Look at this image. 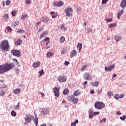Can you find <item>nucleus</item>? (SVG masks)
Masks as SVG:
<instances>
[{"mask_svg": "<svg viewBox=\"0 0 126 126\" xmlns=\"http://www.w3.org/2000/svg\"><path fill=\"white\" fill-rule=\"evenodd\" d=\"M114 67H115V65H112L108 67H105V71H111V70H113V68H114Z\"/></svg>", "mask_w": 126, "mask_h": 126, "instance_id": "nucleus-13", "label": "nucleus"}, {"mask_svg": "<svg viewBox=\"0 0 126 126\" xmlns=\"http://www.w3.org/2000/svg\"><path fill=\"white\" fill-rule=\"evenodd\" d=\"M78 123V120H76L75 121L71 123V126H76V124Z\"/></svg>", "mask_w": 126, "mask_h": 126, "instance_id": "nucleus-27", "label": "nucleus"}, {"mask_svg": "<svg viewBox=\"0 0 126 126\" xmlns=\"http://www.w3.org/2000/svg\"><path fill=\"white\" fill-rule=\"evenodd\" d=\"M54 93L56 97L60 96V88L55 87L53 88Z\"/></svg>", "mask_w": 126, "mask_h": 126, "instance_id": "nucleus-7", "label": "nucleus"}, {"mask_svg": "<svg viewBox=\"0 0 126 126\" xmlns=\"http://www.w3.org/2000/svg\"><path fill=\"white\" fill-rule=\"evenodd\" d=\"M58 81L60 83L61 82H65L66 81V76L64 75H61L58 78Z\"/></svg>", "mask_w": 126, "mask_h": 126, "instance_id": "nucleus-5", "label": "nucleus"}, {"mask_svg": "<svg viewBox=\"0 0 126 126\" xmlns=\"http://www.w3.org/2000/svg\"><path fill=\"white\" fill-rule=\"evenodd\" d=\"M68 92H69V91H68V89H65L63 90V95H66L68 94Z\"/></svg>", "mask_w": 126, "mask_h": 126, "instance_id": "nucleus-23", "label": "nucleus"}, {"mask_svg": "<svg viewBox=\"0 0 126 126\" xmlns=\"http://www.w3.org/2000/svg\"><path fill=\"white\" fill-rule=\"evenodd\" d=\"M58 17V14L57 13L54 14L52 16V18H56Z\"/></svg>", "mask_w": 126, "mask_h": 126, "instance_id": "nucleus-47", "label": "nucleus"}, {"mask_svg": "<svg viewBox=\"0 0 126 126\" xmlns=\"http://www.w3.org/2000/svg\"><path fill=\"white\" fill-rule=\"evenodd\" d=\"M67 51V49H66V48H63V50L61 52L62 55H64V54H65V53H66Z\"/></svg>", "mask_w": 126, "mask_h": 126, "instance_id": "nucleus-30", "label": "nucleus"}, {"mask_svg": "<svg viewBox=\"0 0 126 126\" xmlns=\"http://www.w3.org/2000/svg\"><path fill=\"white\" fill-rule=\"evenodd\" d=\"M42 22L41 21H39L36 22V24H37V25H39V24H41Z\"/></svg>", "mask_w": 126, "mask_h": 126, "instance_id": "nucleus-63", "label": "nucleus"}, {"mask_svg": "<svg viewBox=\"0 0 126 126\" xmlns=\"http://www.w3.org/2000/svg\"><path fill=\"white\" fill-rule=\"evenodd\" d=\"M10 0H7L5 2L6 5H10Z\"/></svg>", "mask_w": 126, "mask_h": 126, "instance_id": "nucleus-37", "label": "nucleus"}, {"mask_svg": "<svg viewBox=\"0 0 126 126\" xmlns=\"http://www.w3.org/2000/svg\"><path fill=\"white\" fill-rule=\"evenodd\" d=\"M55 14V12H50V14H51V15H54Z\"/></svg>", "mask_w": 126, "mask_h": 126, "instance_id": "nucleus-62", "label": "nucleus"}, {"mask_svg": "<svg viewBox=\"0 0 126 126\" xmlns=\"http://www.w3.org/2000/svg\"><path fill=\"white\" fill-rule=\"evenodd\" d=\"M91 85L93 87H98V86H99V82L98 81H95L94 83L92 82L91 83Z\"/></svg>", "mask_w": 126, "mask_h": 126, "instance_id": "nucleus-17", "label": "nucleus"}, {"mask_svg": "<svg viewBox=\"0 0 126 126\" xmlns=\"http://www.w3.org/2000/svg\"><path fill=\"white\" fill-rule=\"evenodd\" d=\"M52 56H53V53H51V52H48L47 54V57H52Z\"/></svg>", "mask_w": 126, "mask_h": 126, "instance_id": "nucleus-40", "label": "nucleus"}, {"mask_svg": "<svg viewBox=\"0 0 126 126\" xmlns=\"http://www.w3.org/2000/svg\"><path fill=\"white\" fill-rule=\"evenodd\" d=\"M41 113L43 114V115H47V114L49 113V109L47 108H43L41 111Z\"/></svg>", "mask_w": 126, "mask_h": 126, "instance_id": "nucleus-16", "label": "nucleus"}, {"mask_svg": "<svg viewBox=\"0 0 126 126\" xmlns=\"http://www.w3.org/2000/svg\"><path fill=\"white\" fill-rule=\"evenodd\" d=\"M106 121V118H104L101 120L100 123H105Z\"/></svg>", "mask_w": 126, "mask_h": 126, "instance_id": "nucleus-55", "label": "nucleus"}, {"mask_svg": "<svg viewBox=\"0 0 126 126\" xmlns=\"http://www.w3.org/2000/svg\"><path fill=\"white\" fill-rule=\"evenodd\" d=\"M7 30L8 32H11V31L12 30V29H11V28H10V27H7Z\"/></svg>", "mask_w": 126, "mask_h": 126, "instance_id": "nucleus-44", "label": "nucleus"}, {"mask_svg": "<svg viewBox=\"0 0 126 126\" xmlns=\"http://www.w3.org/2000/svg\"><path fill=\"white\" fill-rule=\"evenodd\" d=\"M11 14H12V16H15V15H16V11H12Z\"/></svg>", "mask_w": 126, "mask_h": 126, "instance_id": "nucleus-43", "label": "nucleus"}, {"mask_svg": "<svg viewBox=\"0 0 126 126\" xmlns=\"http://www.w3.org/2000/svg\"><path fill=\"white\" fill-rule=\"evenodd\" d=\"M27 17H28V14H24L22 16V20H25L26 19Z\"/></svg>", "mask_w": 126, "mask_h": 126, "instance_id": "nucleus-31", "label": "nucleus"}, {"mask_svg": "<svg viewBox=\"0 0 126 126\" xmlns=\"http://www.w3.org/2000/svg\"><path fill=\"white\" fill-rule=\"evenodd\" d=\"M107 96H108V97H111V96H113V92H108L107 93Z\"/></svg>", "mask_w": 126, "mask_h": 126, "instance_id": "nucleus-35", "label": "nucleus"}, {"mask_svg": "<svg viewBox=\"0 0 126 126\" xmlns=\"http://www.w3.org/2000/svg\"><path fill=\"white\" fill-rule=\"evenodd\" d=\"M94 116V114L92 113V112H90V114L89 115V118L91 119V118H93V116Z\"/></svg>", "mask_w": 126, "mask_h": 126, "instance_id": "nucleus-48", "label": "nucleus"}, {"mask_svg": "<svg viewBox=\"0 0 126 126\" xmlns=\"http://www.w3.org/2000/svg\"><path fill=\"white\" fill-rule=\"evenodd\" d=\"M126 115H123V117H120V119L122 120V121H125L126 120Z\"/></svg>", "mask_w": 126, "mask_h": 126, "instance_id": "nucleus-38", "label": "nucleus"}, {"mask_svg": "<svg viewBox=\"0 0 126 126\" xmlns=\"http://www.w3.org/2000/svg\"><path fill=\"white\" fill-rule=\"evenodd\" d=\"M40 74V76H42V75H43V74H44V70H41V71H39L38 72Z\"/></svg>", "mask_w": 126, "mask_h": 126, "instance_id": "nucleus-41", "label": "nucleus"}, {"mask_svg": "<svg viewBox=\"0 0 126 126\" xmlns=\"http://www.w3.org/2000/svg\"><path fill=\"white\" fill-rule=\"evenodd\" d=\"M42 21H43V22L47 23V22H48L49 21V18H48L47 17H43L42 18Z\"/></svg>", "mask_w": 126, "mask_h": 126, "instance_id": "nucleus-22", "label": "nucleus"}, {"mask_svg": "<svg viewBox=\"0 0 126 126\" xmlns=\"http://www.w3.org/2000/svg\"><path fill=\"white\" fill-rule=\"evenodd\" d=\"M25 2L26 3L28 4V3H30V2H31V1H30V0H26Z\"/></svg>", "mask_w": 126, "mask_h": 126, "instance_id": "nucleus-56", "label": "nucleus"}, {"mask_svg": "<svg viewBox=\"0 0 126 126\" xmlns=\"http://www.w3.org/2000/svg\"><path fill=\"white\" fill-rule=\"evenodd\" d=\"M77 48H79V52L80 53V51H81V49H82V44L81 43H78Z\"/></svg>", "mask_w": 126, "mask_h": 126, "instance_id": "nucleus-26", "label": "nucleus"}, {"mask_svg": "<svg viewBox=\"0 0 126 126\" xmlns=\"http://www.w3.org/2000/svg\"><path fill=\"white\" fill-rule=\"evenodd\" d=\"M87 83V81H86L85 82H84V83H83V85H84V86H85Z\"/></svg>", "mask_w": 126, "mask_h": 126, "instance_id": "nucleus-61", "label": "nucleus"}, {"mask_svg": "<svg viewBox=\"0 0 126 126\" xmlns=\"http://www.w3.org/2000/svg\"><path fill=\"white\" fill-rule=\"evenodd\" d=\"M18 107H19V103H18V104L15 106V110H17L18 109Z\"/></svg>", "mask_w": 126, "mask_h": 126, "instance_id": "nucleus-52", "label": "nucleus"}, {"mask_svg": "<svg viewBox=\"0 0 126 126\" xmlns=\"http://www.w3.org/2000/svg\"><path fill=\"white\" fill-rule=\"evenodd\" d=\"M106 21L107 22H112V19L107 18V19H106Z\"/></svg>", "mask_w": 126, "mask_h": 126, "instance_id": "nucleus-50", "label": "nucleus"}, {"mask_svg": "<svg viewBox=\"0 0 126 126\" xmlns=\"http://www.w3.org/2000/svg\"><path fill=\"white\" fill-rule=\"evenodd\" d=\"M105 107V103L101 101H97L94 103V108L97 110H101Z\"/></svg>", "mask_w": 126, "mask_h": 126, "instance_id": "nucleus-3", "label": "nucleus"}, {"mask_svg": "<svg viewBox=\"0 0 126 126\" xmlns=\"http://www.w3.org/2000/svg\"><path fill=\"white\" fill-rule=\"evenodd\" d=\"M124 96L125 95L123 94H120V95H119V94H116L114 96V98L117 100H119V99L124 98Z\"/></svg>", "mask_w": 126, "mask_h": 126, "instance_id": "nucleus-18", "label": "nucleus"}, {"mask_svg": "<svg viewBox=\"0 0 126 126\" xmlns=\"http://www.w3.org/2000/svg\"><path fill=\"white\" fill-rule=\"evenodd\" d=\"M64 64H65V65L67 66L68 64H69V62L68 61H65Z\"/></svg>", "mask_w": 126, "mask_h": 126, "instance_id": "nucleus-54", "label": "nucleus"}, {"mask_svg": "<svg viewBox=\"0 0 126 126\" xmlns=\"http://www.w3.org/2000/svg\"><path fill=\"white\" fill-rule=\"evenodd\" d=\"M14 67V64L5 63L0 65V74H2Z\"/></svg>", "mask_w": 126, "mask_h": 126, "instance_id": "nucleus-1", "label": "nucleus"}, {"mask_svg": "<svg viewBox=\"0 0 126 126\" xmlns=\"http://www.w3.org/2000/svg\"><path fill=\"white\" fill-rule=\"evenodd\" d=\"M22 42V40L21 39H18L15 42V45H17V46L20 45L21 43Z\"/></svg>", "mask_w": 126, "mask_h": 126, "instance_id": "nucleus-25", "label": "nucleus"}, {"mask_svg": "<svg viewBox=\"0 0 126 126\" xmlns=\"http://www.w3.org/2000/svg\"><path fill=\"white\" fill-rule=\"evenodd\" d=\"M41 64V63L40 62L37 61L36 62H34L32 64V66L34 67V68H37V67H39L40 66V65Z\"/></svg>", "mask_w": 126, "mask_h": 126, "instance_id": "nucleus-11", "label": "nucleus"}, {"mask_svg": "<svg viewBox=\"0 0 126 126\" xmlns=\"http://www.w3.org/2000/svg\"><path fill=\"white\" fill-rule=\"evenodd\" d=\"M8 18V14H6L3 16L4 19H7Z\"/></svg>", "mask_w": 126, "mask_h": 126, "instance_id": "nucleus-46", "label": "nucleus"}, {"mask_svg": "<svg viewBox=\"0 0 126 126\" xmlns=\"http://www.w3.org/2000/svg\"><path fill=\"white\" fill-rule=\"evenodd\" d=\"M53 5L54 6H62V5H63V2L59 1L58 3L55 2L53 3Z\"/></svg>", "mask_w": 126, "mask_h": 126, "instance_id": "nucleus-12", "label": "nucleus"}, {"mask_svg": "<svg viewBox=\"0 0 126 126\" xmlns=\"http://www.w3.org/2000/svg\"><path fill=\"white\" fill-rule=\"evenodd\" d=\"M121 112L120 111H118L117 112V114L118 115V116H120V115H121Z\"/></svg>", "mask_w": 126, "mask_h": 126, "instance_id": "nucleus-64", "label": "nucleus"}, {"mask_svg": "<svg viewBox=\"0 0 126 126\" xmlns=\"http://www.w3.org/2000/svg\"><path fill=\"white\" fill-rule=\"evenodd\" d=\"M39 94H41V97H44V95H45V94H44V93H43L39 92Z\"/></svg>", "mask_w": 126, "mask_h": 126, "instance_id": "nucleus-58", "label": "nucleus"}, {"mask_svg": "<svg viewBox=\"0 0 126 126\" xmlns=\"http://www.w3.org/2000/svg\"><path fill=\"white\" fill-rule=\"evenodd\" d=\"M4 95H5V92L0 91V96H3Z\"/></svg>", "mask_w": 126, "mask_h": 126, "instance_id": "nucleus-36", "label": "nucleus"}, {"mask_svg": "<svg viewBox=\"0 0 126 126\" xmlns=\"http://www.w3.org/2000/svg\"><path fill=\"white\" fill-rule=\"evenodd\" d=\"M87 66L86 65H84V66H83L81 69V71H83V70H84V69H85V68H86Z\"/></svg>", "mask_w": 126, "mask_h": 126, "instance_id": "nucleus-42", "label": "nucleus"}, {"mask_svg": "<svg viewBox=\"0 0 126 126\" xmlns=\"http://www.w3.org/2000/svg\"><path fill=\"white\" fill-rule=\"evenodd\" d=\"M0 48L2 51H4V50H8L9 48V45H8V41L6 40H3L0 43Z\"/></svg>", "mask_w": 126, "mask_h": 126, "instance_id": "nucleus-2", "label": "nucleus"}, {"mask_svg": "<svg viewBox=\"0 0 126 126\" xmlns=\"http://www.w3.org/2000/svg\"><path fill=\"white\" fill-rule=\"evenodd\" d=\"M11 115L13 116V117H15V116H16V113H15L14 111H12Z\"/></svg>", "mask_w": 126, "mask_h": 126, "instance_id": "nucleus-39", "label": "nucleus"}, {"mask_svg": "<svg viewBox=\"0 0 126 126\" xmlns=\"http://www.w3.org/2000/svg\"><path fill=\"white\" fill-rule=\"evenodd\" d=\"M94 116H96V115H98L99 114V112H94Z\"/></svg>", "mask_w": 126, "mask_h": 126, "instance_id": "nucleus-59", "label": "nucleus"}, {"mask_svg": "<svg viewBox=\"0 0 126 126\" xmlns=\"http://www.w3.org/2000/svg\"><path fill=\"white\" fill-rule=\"evenodd\" d=\"M50 40V38H49L48 37H46L44 40H43V42H47V41H49Z\"/></svg>", "mask_w": 126, "mask_h": 126, "instance_id": "nucleus-49", "label": "nucleus"}, {"mask_svg": "<svg viewBox=\"0 0 126 126\" xmlns=\"http://www.w3.org/2000/svg\"><path fill=\"white\" fill-rule=\"evenodd\" d=\"M109 0H102V4H106L107 3V1H108Z\"/></svg>", "mask_w": 126, "mask_h": 126, "instance_id": "nucleus-45", "label": "nucleus"}, {"mask_svg": "<svg viewBox=\"0 0 126 126\" xmlns=\"http://www.w3.org/2000/svg\"><path fill=\"white\" fill-rule=\"evenodd\" d=\"M20 89H16L13 91V93L15 94H17V93H19V92H20Z\"/></svg>", "mask_w": 126, "mask_h": 126, "instance_id": "nucleus-32", "label": "nucleus"}, {"mask_svg": "<svg viewBox=\"0 0 126 126\" xmlns=\"http://www.w3.org/2000/svg\"><path fill=\"white\" fill-rule=\"evenodd\" d=\"M65 41V38L63 36H61L60 40V42L63 43Z\"/></svg>", "mask_w": 126, "mask_h": 126, "instance_id": "nucleus-28", "label": "nucleus"}, {"mask_svg": "<svg viewBox=\"0 0 126 126\" xmlns=\"http://www.w3.org/2000/svg\"><path fill=\"white\" fill-rule=\"evenodd\" d=\"M43 30H44V28H41L38 30V32H42V31H43Z\"/></svg>", "mask_w": 126, "mask_h": 126, "instance_id": "nucleus-53", "label": "nucleus"}, {"mask_svg": "<svg viewBox=\"0 0 126 126\" xmlns=\"http://www.w3.org/2000/svg\"><path fill=\"white\" fill-rule=\"evenodd\" d=\"M115 24H110V25H109V28H112V27H114V26H115Z\"/></svg>", "mask_w": 126, "mask_h": 126, "instance_id": "nucleus-51", "label": "nucleus"}, {"mask_svg": "<svg viewBox=\"0 0 126 126\" xmlns=\"http://www.w3.org/2000/svg\"><path fill=\"white\" fill-rule=\"evenodd\" d=\"M80 94H81V93H80V92H79V90H77L76 91H75L73 93L74 96H78L80 95Z\"/></svg>", "mask_w": 126, "mask_h": 126, "instance_id": "nucleus-21", "label": "nucleus"}, {"mask_svg": "<svg viewBox=\"0 0 126 126\" xmlns=\"http://www.w3.org/2000/svg\"><path fill=\"white\" fill-rule=\"evenodd\" d=\"M17 33H25V31L22 29H18L17 31Z\"/></svg>", "mask_w": 126, "mask_h": 126, "instance_id": "nucleus-33", "label": "nucleus"}, {"mask_svg": "<svg viewBox=\"0 0 126 126\" xmlns=\"http://www.w3.org/2000/svg\"><path fill=\"white\" fill-rule=\"evenodd\" d=\"M114 39L116 41H117V42H118V41H120V40H121V36L115 35L114 36Z\"/></svg>", "mask_w": 126, "mask_h": 126, "instance_id": "nucleus-29", "label": "nucleus"}, {"mask_svg": "<svg viewBox=\"0 0 126 126\" xmlns=\"http://www.w3.org/2000/svg\"><path fill=\"white\" fill-rule=\"evenodd\" d=\"M11 54L16 57H20L21 52L19 50H11Z\"/></svg>", "mask_w": 126, "mask_h": 126, "instance_id": "nucleus-8", "label": "nucleus"}, {"mask_svg": "<svg viewBox=\"0 0 126 126\" xmlns=\"http://www.w3.org/2000/svg\"><path fill=\"white\" fill-rule=\"evenodd\" d=\"M90 93H91V94H94V90H91L90 91Z\"/></svg>", "mask_w": 126, "mask_h": 126, "instance_id": "nucleus-57", "label": "nucleus"}, {"mask_svg": "<svg viewBox=\"0 0 126 126\" xmlns=\"http://www.w3.org/2000/svg\"><path fill=\"white\" fill-rule=\"evenodd\" d=\"M65 13H66V16L69 17V16H72L71 14V12H72V8H66L64 10Z\"/></svg>", "mask_w": 126, "mask_h": 126, "instance_id": "nucleus-4", "label": "nucleus"}, {"mask_svg": "<svg viewBox=\"0 0 126 126\" xmlns=\"http://www.w3.org/2000/svg\"><path fill=\"white\" fill-rule=\"evenodd\" d=\"M123 13H124V10H121V11H119L118 13V19H120L121 16L123 15Z\"/></svg>", "mask_w": 126, "mask_h": 126, "instance_id": "nucleus-20", "label": "nucleus"}, {"mask_svg": "<svg viewBox=\"0 0 126 126\" xmlns=\"http://www.w3.org/2000/svg\"><path fill=\"white\" fill-rule=\"evenodd\" d=\"M69 100L70 101H72L73 102V104H77L78 103V98H76L75 97L71 95L68 97Z\"/></svg>", "mask_w": 126, "mask_h": 126, "instance_id": "nucleus-6", "label": "nucleus"}, {"mask_svg": "<svg viewBox=\"0 0 126 126\" xmlns=\"http://www.w3.org/2000/svg\"><path fill=\"white\" fill-rule=\"evenodd\" d=\"M61 29H62V30H64V31H65V30H66L67 28L64 27V24H63V25H61Z\"/></svg>", "mask_w": 126, "mask_h": 126, "instance_id": "nucleus-34", "label": "nucleus"}, {"mask_svg": "<svg viewBox=\"0 0 126 126\" xmlns=\"http://www.w3.org/2000/svg\"><path fill=\"white\" fill-rule=\"evenodd\" d=\"M25 120L27 123H30L32 120V116L27 115Z\"/></svg>", "mask_w": 126, "mask_h": 126, "instance_id": "nucleus-10", "label": "nucleus"}, {"mask_svg": "<svg viewBox=\"0 0 126 126\" xmlns=\"http://www.w3.org/2000/svg\"><path fill=\"white\" fill-rule=\"evenodd\" d=\"M46 35H47V32H43L39 36L40 39L44 38V37H46Z\"/></svg>", "mask_w": 126, "mask_h": 126, "instance_id": "nucleus-24", "label": "nucleus"}, {"mask_svg": "<svg viewBox=\"0 0 126 126\" xmlns=\"http://www.w3.org/2000/svg\"><path fill=\"white\" fill-rule=\"evenodd\" d=\"M76 54H77V52L76 50H72L70 53V58H73L74 56H76Z\"/></svg>", "mask_w": 126, "mask_h": 126, "instance_id": "nucleus-14", "label": "nucleus"}, {"mask_svg": "<svg viewBox=\"0 0 126 126\" xmlns=\"http://www.w3.org/2000/svg\"><path fill=\"white\" fill-rule=\"evenodd\" d=\"M101 92H102V90H99L97 91V94H100V93H101Z\"/></svg>", "mask_w": 126, "mask_h": 126, "instance_id": "nucleus-60", "label": "nucleus"}, {"mask_svg": "<svg viewBox=\"0 0 126 126\" xmlns=\"http://www.w3.org/2000/svg\"><path fill=\"white\" fill-rule=\"evenodd\" d=\"M84 79L86 80H91L92 79V78H91V76L90 75V74L89 73H85L84 75Z\"/></svg>", "mask_w": 126, "mask_h": 126, "instance_id": "nucleus-9", "label": "nucleus"}, {"mask_svg": "<svg viewBox=\"0 0 126 126\" xmlns=\"http://www.w3.org/2000/svg\"><path fill=\"white\" fill-rule=\"evenodd\" d=\"M34 116L35 117V119L34 120V123L36 126H38V117H37V114L34 112Z\"/></svg>", "mask_w": 126, "mask_h": 126, "instance_id": "nucleus-19", "label": "nucleus"}, {"mask_svg": "<svg viewBox=\"0 0 126 126\" xmlns=\"http://www.w3.org/2000/svg\"><path fill=\"white\" fill-rule=\"evenodd\" d=\"M126 6V0H122L121 3V7L125 8Z\"/></svg>", "mask_w": 126, "mask_h": 126, "instance_id": "nucleus-15", "label": "nucleus"}]
</instances>
